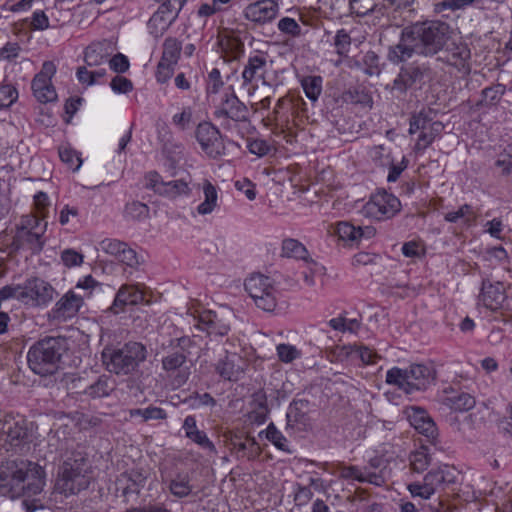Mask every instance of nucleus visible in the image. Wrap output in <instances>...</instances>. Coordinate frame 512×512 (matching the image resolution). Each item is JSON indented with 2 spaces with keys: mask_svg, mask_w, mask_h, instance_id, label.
<instances>
[{
  "mask_svg": "<svg viewBox=\"0 0 512 512\" xmlns=\"http://www.w3.org/2000/svg\"><path fill=\"white\" fill-rule=\"evenodd\" d=\"M449 38L450 26L446 22H417L402 30L399 42L389 48L387 58L399 64L414 54L433 56L444 48Z\"/></svg>",
  "mask_w": 512,
  "mask_h": 512,
  "instance_id": "obj_1",
  "label": "nucleus"
},
{
  "mask_svg": "<svg viewBox=\"0 0 512 512\" xmlns=\"http://www.w3.org/2000/svg\"><path fill=\"white\" fill-rule=\"evenodd\" d=\"M44 470L30 461H8L0 467V495L11 499L38 495L44 487Z\"/></svg>",
  "mask_w": 512,
  "mask_h": 512,
  "instance_id": "obj_2",
  "label": "nucleus"
},
{
  "mask_svg": "<svg viewBox=\"0 0 512 512\" xmlns=\"http://www.w3.org/2000/svg\"><path fill=\"white\" fill-rule=\"evenodd\" d=\"M89 460L82 451H72L60 467L55 489L65 496L88 488L92 479Z\"/></svg>",
  "mask_w": 512,
  "mask_h": 512,
  "instance_id": "obj_3",
  "label": "nucleus"
},
{
  "mask_svg": "<svg viewBox=\"0 0 512 512\" xmlns=\"http://www.w3.org/2000/svg\"><path fill=\"white\" fill-rule=\"evenodd\" d=\"M67 349L68 342L64 337L40 339L28 351L29 368L40 376L52 375L57 371L60 360Z\"/></svg>",
  "mask_w": 512,
  "mask_h": 512,
  "instance_id": "obj_4",
  "label": "nucleus"
},
{
  "mask_svg": "<svg viewBox=\"0 0 512 512\" xmlns=\"http://www.w3.org/2000/svg\"><path fill=\"white\" fill-rule=\"evenodd\" d=\"M146 358V347L135 341H129L117 348L107 347L102 352V360L106 370L118 376L133 374Z\"/></svg>",
  "mask_w": 512,
  "mask_h": 512,
  "instance_id": "obj_5",
  "label": "nucleus"
},
{
  "mask_svg": "<svg viewBox=\"0 0 512 512\" xmlns=\"http://www.w3.org/2000/svg\"><path fill=\"white\" fill-rule=\"evenodd\" d=\"M436 372L428 364H411L405 369L393 367L386 373V383L397 386L405 393L425 390L434 381Z\"/></svg>",
  "mask_w": 512,
  "mask_h": 512,
  "instance_id": "obj_6",
  "label": "nucleus"
},
{
  "mask_svg": "<svg viewBox=\"0 0 512 512\" xmlns=\"http://www.w3.org/2000/svg\"><path fill=\"white\" fill-rule=\"evenodd\" d=\"M46 229V221L36 215H24L17 227L13 245L16 249L29 250L33 254L40 253L45 244Z\"/></svg>",
  "mask_w": 512,
  "mask_h": 512,
  "instance_id": "obj_7",
  "label": "nucleus"
},
{
  "mask_svg": "<svg viewBox=\"0 0 512 512\" xmlns=\"http://www.w3.org/2000/svg\"><path fill=\"white\" fill-rule=\"evenodd\" d=\"M194 346V339L188 336L171 339L169 341V347L171 350L168 351L167 355H165L161 360L162 369L167 373L179 370V374L175 378L178 385L184 384L188 379L189 370L188 368L183 370L182 367L191 355V350Z\"/></svg>",
  "mask_w": 512,
  "mask_h": 512,
  "instance_id": "obj_8",
  "label": "nucleus"
},
{
  "mask_svg": "<svg viewBox=\"0 0 512 512\" xmlns=\"http://www.w3.org/2000/svg\"><path fill=\"white\" fill-rule=\"evenodd\" d=\"M444 125L440 121L434 120V111L431 108H423L410 118L409 133L414 134L420 131L415 150H425L434 140L440 136Z\"/></svg>",
  "mask_w": 512,
  "mask_h": 512,
  "instance_id": "obj_9",
  "label": "nucleus"
},
{
  "mask_svg": "<svg viewBox=\"0 0 512 512\" xmlns=\"http://www.w3.org/2000/svg\"><path fill=\"white\" fill-rule=\"evenodd\" d=\"M456 470L447 464L431 469L423 478L422 482H413L407 485L412 497H420L428 500L434 495L442 484L456 482Z\"/></svg>",
  "mask_w": 512,
  "mask_h": 512,
  "instance_id": "obj_10",
  "label": "nucleus"
},
{
  "mask_svg": "<svg viewBox=\"0 0 512 512\" xmlns=\"http://www.w3.org/2000/svg\"><path fill=\"white\" fill-rule=\"evenodd\" d=\"M244 285L258 308L266 312L274 311L277 305L278 291L268 276L253 274L246 279Z\"/></svg>",
  "mask_w": 512,
  "mask_h": 512,
  "instance_id": "obj_11",
  "label": "nucleus"
},
{
  "mask_svg": "<svg viewBox=\"0 0 512 512\" xmlns=\"http://www.w3.org/2000/svg\"><path fill=\"white\" fill-rule=\"evenodd\" d=\"M434 77V72L428 63L412 62L403 65L392 84V90L405 94L408 89L415 85H423L431 81Z\"/></svg>",
  "mask_w": 512,
  "mask_h": 512,
  "instance_id": "obj_12",
  "label": "nucleus"
},
{
  "mask_svg": "<svg viewBox=\"0 0 512 512\" xmlns=\"http://www.w3.org/2000/svg\"><path fill=\"white\" fill-rule=\"evenodd\" d=\"M400 210L401 202L395 195L386 190H378L371 195L362 211L368 218L384 221L394 217Z\"/></svg>",
  "mask_w": 512,
  "mask_h": 512,
  "instance_id": "obj_13",
  "label": "nucleus"
},
{
  "mask_svg": "<svg viewBox=\"0 0 512 512\" xmlns=\"http://www.w3.org/2000/svg\"><path fill=\"white\" fill-rule=\"evenodd\" d=\"M248 108L235 94H225L214 111V117L225 129L231 128V121L245 122L248 120Z\"/></svg>",
  "mask_w": 512,
  "mask_h": 512,
  "instance_id": "obj_14",
  "label": "nucleus"
},
{
  "mask_svg": "<svg viewBox=\"0 0 512 512\" xmlns=\"http://www.w3.org/2000/svg\"><path fill=\"white\" fill-rule=\"evenodd\" d=\"M231 313L228 311L204 310L194 315V326L209 336H225L230 331Z\"/></svg>",
  "mask_w": 512,
  "mask_h": 512,
  "instance_id": "obj_15",
  "label": "nucleus"
},
{
  "mask_svg": "<svg viewBox=\"0 0 512 512\" xmlns=\"http://www.w3.org/2000/svg\"><path fill=\"white\" fill-rule=\"evenodd\" d=\"M20 301L31 306H47L54 298L55 289L40 278L27 279L22 285Z\"/></svg>",
  "mask_w": 512,
  "mask_h": 512,
  "instance_id": "obj_16",
  "label": "nucleus"
},
{
  "mask_svg": "<svg viewBox=\"0 0 512 512\" xmlns=\"http://www.w3.org/2000/svg\"><path fill=\"white\" fill-rule=\"evenodd\" d=\"M56 73V66L52 61H45L39 73L31 83L34 97L40 103H49L57 100V93L52 84V77Z\"/></svg>",
  "mask_w": 512,
  "mask_h": 512,
  "instance_id": "obj_17",
  "label": "nucleus"
},
{
  "mask_svg": "<svg viewBox=\"0 0 512 512\" xmlns=\"http://www.w3.org/2000/svg\"><path fill=\"white\" fill-rule=\"evenodd\" d=\"M195 137L201 149L210 158L215 159L223 154L225 146L220 131L210 122L199 123L195 131Z\"/></svg>",
  "mask_w": 512,
  "mask_h": 512,
  "instance_id": "obj_18",
  "label": "nucleus"
},
{
  "mask_svg": "<svg viewBox=\"0 0 512 512\" xmlns=\"http://www.w3.org/2000/svg\"><path fill=\"white\" fill-rule=\"evenodd\" d=\"M27 436L24 419L5 415L0 419V445L8 451L20 445Z\"/></svg>",
  "mask_w": 512,
  "mask_h": 512,
  "instance_id": "obj_19",
  "label": "nucleus"
},
{
  "mask_svg": "<svg viewBox=\"0 0 512 512\" xmlns=\"http://www.w3.org/2000/svg\"><path fill=\"white\" fill-rule=\"evenodd\" d=\"M279 12V5L274 0H259L247 5L243 11L245 19L265 24L274 20Z\"/></svg>",
  "mask_w": 512,
  "mask_h": 512,
  "instance_id": "obj_20",
  "label": "nucleus"
},
{
  "mask_svg": "<svg viewBox=\"0 0 512 512\" xmlns=\"http://www.w3.org/2000/svg\"><path fill=\"white\" fill-rule=\"evenodd\" d=\"M84 302V296L70 290L63 295L52 308L50 315L54 320L66 321L74 317Z\"/></svg>",
  "mask_w": 512,
  "mask_h": 512,
  "instance_id": "obj_21",
  "label": "nucleus"
},
{
  "mask_svg": "<svg viewBox=\"0 0 512 512\" xmlns=\"http://www.w3.org/2000/svg\"><path fill=\"white\" fill-rule=\"evenodd\" d=\"M479 299L486 308L492 311L502 309L507 300L504 284L502 282L491 283L488 280H484Z\"/></svg>",
  "mask_w": 512,
  "mask_h": 512,
  "instance_id": "obj_22",
  "label": "nucleus"
},
{
  "mask_svg": "<svg viewBox=\"0 0 512 512\" xmlns=\"http://www.w3.org/2000/svg\"><path fill=\"white\" fill-rule=\"evenodd\" d=\"M244 359L236 353H226L224 358L220 359L215 370L218 375L228 381H238L244 373Z\"/></svg>",
  "mask_w": 512,
  "mask_h": 512,
  "instance_id": "obj_23",
  "label": "nucleus"
},
{
  "mask_svg": "<svg viewBox=\"0 0 512 512\" xmlns=\"http://www.w3.org/2000/svg\"><path fill=\"white\" fill-rule=\"evenodd\" d=\"M267 71V59L263 55H253L248 58L242 72L243 84H251L257 81L265 83Z\"/></svg>",
  "mask_w": 512,
  "mask_h": 512,
  "instance_id": "obj_24",
  "label": "nucleus"
},
{
  "mask_svg": "<svg viewBox=\"0 0 512 512\" xmlns=\"http://www.w3.org/2000/svg\"><path fill=\"white\" fill-rule=\"evenodd\" d=\"M339 477L345 480L357 481L360 483H369L375 486L383 485V478L380 473L373 474L362 470V467L354 465H342L339 467Z\"/></svg>",
  "mask_w": 512,
  "mask_h": 512,
  "instance_id": "obj_25",
  "label": "nucleus"
},
{
  "mask_svg": "<svg viewBox=\"0 0 512 512\" xmlns=\"http://www.w3.org/2000/svg\"><path fill=\"white\" fill-rule=\"evenodd\" d=\"M408 419L411 425L421 434L428 438H434L436 435V426L427 412L419 407H411L408 412Z\"/></svg>",
  "mask_w": 512,
  "mask_h": 512,
  "instance_id": "obj_26",
  "label": "nucleus"
},
{
  "mask_svg": "<svg viewBox=\"0 0 512 512\" xmlns=\"http://www.w3.org/2000/svg\"><path fill=\"white\" fill-rule=\"evenodd\" d=\"M144 301V293L135 285H123L116 294L111 309L119 313L125 305H137Z\"/></svg>",
  "mask_w": 512,
  "mask_h": 512,
  "instance_id": "obj_27",
  "label": "nucleus"
},
{
  "mask_svg": "<svg viewBox=\"0 0 512 512\" xmlns=\"http://www.w3.org/2000/svg\"><path fill=\"white\" fill-rule=\"evenodd\" d=\"M112 53L111 43L109 41H101L92 43L85 50V62L88 66H100L109 61Z\"/></svg>",
  "mask_w": 512,
  "mask_h": 512,
  "instance_id": "obj_28",
  "label": "nucleus"
},
{
  "mask_svg": "<svg viewBox=\"0 0 512 512\" xmlns=\"http://www.w3.org/2000/svg\"><path fill=\"white\" fill-rule=\"evenodd\" d=\"M483 5L484 0H442L434 4V12L448 18L449 14H446L447 11L456 12L469 7L482 8Z\"/></svg>",
  "mask_w": 512,
  "mask_h": 512,
  "instance_id": "obj_29",
  "label": "nucleus"
},
{
  "mask_svg": "<svg viewBox=\"0 0 512 512\" xmlns=\"http://www.w3.org/2000/svg\"><path fill=\"white\" fill-rule=\"evenodd\" d=\"M177 19V17L157 9L150 17L147 26L150 34L161 36Z\"/></svg>",
  "mask_w": 512,
  "mask_h": 512,
  "instance_id": "obj_30",
  "label": "nucleus"
},
{
  "mask_svg": "<svg viewBox=\"0 0 512 512\" xmlns=\"http://www.w3.org/2000/svg\"><path fill=\"white\" fill-rule=\"evenodd\" d=\"M85 395L92 399L107 397L113 391L114 386L110 378L106 375H101L97 379L84 387Z\"/></svg>",
  "mask_w": 512,
  "mask_h": 512,
  "instance_id": "obj_31",
  "label": "nucleus"
},
{
  "mask_svg": "<svg viewBox=\"0 0 512 512\" xmlns=\"http://www.w3.org/2000/svg\"><path fill=\"white\" fill-rule=\"evenodd\" d=\"M204 201L197 207V211L201 215H207L214 211L217 206L218 193L216 187L208 180L202 185Z\"/></svg>",
  "mask_w": 512,
  "mask_h": 512,
  "instance_id": "obj_32",
  "label": "nucleus"
},
{
  "mask_svg": "<svg viewBox=\"0 0 512 512\" xmlns=\"http://www.w3.org/2000/svg\"><path fill=\"white\" fill-rule=\"evenodd\" d=\"M281 255L287 258L307 261L309 253L306 247L297 239L287 238L282 242Z\"/></svg>",
  "mask_w": 512,
  "mask_h": 512,
  "instance_id": "obj_33",
  "label": "nucleus"
},
{
  "mask_svg": "<svg viewBox=\"0 0 512 512\" xmlns=\"http://www.w3.org/2000/svg\"><path fill=\"white\" fill-rule=\"evenodd\" d=\"M445 59L448 64L460 69L470 59V50L465 44H453L451 48H447Z\"/></svg>",
  "mask_w": 512,
  "mask_h": 512,
  "instance_id": "obj_34",
  "label": "nucleus"
},
{
  "mask_svg": "<svg viewBox=\"0 0 512 512\" xmlns=\"http://www.w3.org/2000/svg\"><path fill=\"white\" fill-rule=\"evenodd\" d=\"M308 400L299 399L294 400L288 408L286 418L288 425L304 424L306 422V413L308 409Z\"/></svg>",
  "mask_w": 512,
  "mask_h": 512,
  "instance_id": "obj_35",
  "label": "nucleus"
},
{
  "mask_svg": "<svg viewBox=\"0 0 512 512\" xmlns=\"http://www.w3.org/2000/svg\"><path fill=\"white\" fill-rule=\"evenodd\" d=\"M169 491L177 498L189 496L193 490L188 474H177L169 483Z\"/></svg>",
  "mask_w": 512,
  "mask_h": 512,
  "instance_id": "obj_36",
  "label": "nucleus"
},
{
  "mask_svg": "<svg viewBox=\"0 0 512 512\" xmlns=\"http://www.w3.org/2000/svg\"><path fill=\"white\" fill-rule=\"evenodd\" d=\"M146 479V475L141 470H131L121 474L119 481H125L127 483L126 487L123 489V492L127 494L138 493L139 489L144 486Z\"/></svg>",
  "mask_w": 512,
  "mask_h": 512,
  "instance_id": "obj_37",
  "label": "nucleus"
},
{
  "mask_svg": "<svg viewBox=\"0 0 512 512\" xmlns=\"http://www.w3.org/2000/svg\"><path fill=\"white\" fill-rule=\"evenodd\" d=\"M431 461L430 448L427 446H421L410 454V467L411 470L416 473L425 471Z\"/></svg>",
  "mask_w": 512,
  "mask_h": 512,
  "instance_id": "obj_38",
  "label": "nucleus"
},
{
  "mask_svg": "<svg viewBox=\"0 0 512 512\" xmlns=\"http://www.w3.org/2000/svg\"><path fill=\"white\" fill-rule=\"evenodd\" d=\"M445 403L455 411L464 412L472 409L476 402L472 395L461 392L446 397Z\"/></svg>",
  "mask_w": 512,
  "mask_h": 512,
  "instance_id": "obj_39",
  "label": "nucleus"
},
{
  "mask_svg": "<svg viewBox=\"0 0 512 512\" xmlns=\"http://www.w3.org/2000/svg\"><path fill=\"white\" fill-rule=\"evenodd\" d=\"M323 79L321 76H306L301 80V86L306 97L315 102L322 92Z\"/></svg>",
  "mask_w": 512,
  "mask_h": 512,
  "instance_id": "obj_40",
  "label": "nucleus"
},
{
  "mask_svg": "<svg viewBox=\"0 0 512 512\" xmlns=\"http://www.w3.org/2000/svg\"><path fill=\"white\" fill-rule=\"evenodd\" d=\"M182 50L181 42L173 37H168L163 43L161 60L177 64Z\"/></svg>",
  "mask_w": 512,
  "mask_h": 512,
  "instance_id": "obj_41",
  "label": "nucleus"
},
{
  "mask_svg": "<svg viewBox=\"0 0 512 512\" xmlns=\"http://www.w3.org/2000/svg\"><path fill=\"white\" fill-rule=\"evenodd\" d=\"M123 214L128 220L140 221L149 217V207L142 202L132 201L125 205Z\"/></svg>",
  "mask_w": 512,
  "mask_h": 512,
  "instance_id": "obj_42",
  "label": "nucleus"
},
{
  "mask_svg": "<svg viewBox=\"0 0 512 512\" xmlns=\"http://www.w3.org/2000/svg\"><path fill=\"white\" fill-rule=\"evenodd\" d=\"M188 192V183L183 180H173L164 182V185H161L160 189H158V194L171 198L177 197L182 194H188Z\"/></svg>",
  "mask_w": 512,
  "mask_h": 512,
  "instance_id": "obj_43",
  "label": "nucleus"
},
{
  "mask_svg": "<svg viewBox=\"0 0 512 512\" xmlns=\"http://www.w3.org/2000/svg\"><path fill=\"white\" fill-rule=\"evenodd\" d=\"M347 354L356 355L360 360L367 365L375 364L380 356L372 349L363 345H350L346 347Z\"/></svg>",
  "mask_w": 512,
  "mask_h": 512,
  "instance_id": "obj_44",
  "label": "nucleus"
},
{
  "mask_svg": "<svg viewBox=\"0 0 512 512\" xmlns=\"http://www.w3.org/2000/svg\"><path fill=\"white\" fill-rule=\"evenodd\" d=\"M505 92V87L501 84L485 88L481 93V100L478 105L492 106L498 103Z\"/></svg>",
  "mask_w": 512,
  "mask_h": 512,
  "instance_id": "obj_45",
  "label": "nucleus"
},
{
  "mask_svg": "<svg viewBox=\"0 0 512 512\" xmlns=\"http://www.w3.org/2000/svg\"><path fill=\"white\" fill-rule=\"evenodd\" d=\"M68 393L70 394H84V387L87 386L85 379L77 374H65L61 380Z\"/></svg>",
  "mask_w": 512,
  "mask_h": 512,
  "instance_id": "obj_46",
  "label": "nucleus"
},
{
  "mask_svg": "<svg viewBox=\"0 0 512 512\" xmlns=\"http://www.w3.org/2000/svg\"><path fill=\"white\" fill-rule=\"evenodd\" d=\"M266 438L273 443V445L284 452L291 453L288 448V441L286 437L280 432L273 423H270L265 430Z\"/></svg>",
  "mask_w": 512,
  "mask_h": 512,
  "instance_id": "obj_47",
  "label": "nucleus"
},
{
  "mask_svg": "<svg viewBox=\"0 0 512 512\" xmlns=\"http://www.w3.org/2000/svg\"><path fill=\"white\" fill-rule=\"evenodd\" d=\"M362 470L367 471L369 473L378 474L380 473L383 478V485L386 483L387 478V465L386 460L382 456H374L369 461L368 464L362 467Z\"/></svg>",
  "mask_w": 512,
  "mask_h": 512,
  "instance_id": "obj_48",
  "label": "nucleus"
},
{
  "mask_svg": "<svg viewBox=\"0 0 512 512\" xmlns=\"http://www.w3.org/2000/svg\"><path fill=\"white\" fill-rule=\"evenodd\" d=\"M304 262L306 267L302 271L303 281L307 286L312 287L315 285V275L322 273L323 267L310 258Z\"/></svg>",
  "mask_w": 512,
  "mask_h": 512,
  "instance_id": "obj_49",
  "label": "nucleus"
},
{
  "mask_svg": "<svg viewBox=\"0 0 512 512\" xmlns=\"http://www.w3.org/2000/svg\"><path fill=\"white\" fill-rule=\"evenodd\" d=\"M276 350L279 359L284 363H290L301 356L300 350L291 344H279Z\"/></svg>",
  "mask_w": 512,
  "mask_h": 512,
  "instance_id": "obj_50",
  "label": "nucleus"
},
{
  "mask_svg": "<svg viewBox=\"0 0 512 512\" xmlns=\"http://www.w3.org/2000/svg\"><path fill=\"white\" fill-rule=\"evenodd\" d=\"M61 261L67 268L78 267L84 261V255L75 249H64L60 255Z\"/></svg>",
  "mask_w": 512,
  "mask_h": 512,
  "instance_id": "obj_51",
  "label": "nucleus"
},
{
  "mask_svg": "<svg viewBox=\"0 0 512 512\" xmlns=\"http://www.w3.org/2000/svg\"><path fill=\"white\" fill-rule=\"evenodd\" d=\"M127 243L117 239H104L99 243L100 249L116 259L120 256L123 249H126Z\"/></svg>",
  "mask_w": 512,
  "mask_h": 512,
  "instance_id": "obj_52",
  "label": "nucleus"
},
{
  "mask_svg": "<svg viewBox=\"0 0 512 512\" xmlns=\"http://www.w3.org/2000/svg\"><path fill=\"white\" fill-rule=\"evenodd\" d=\"M59 157L73 171H77L82 164L80 156L71 148H60Z\"/></svg>",
  "mask_w": 512,
  "mask_h": 512,
  "instance_id": "obj_53",
  "label": "nucleus"
},
{
  "mask_svg": "<svg viewBox=\"0 0 512 512\" xmlns=\"http://www.w3.org/2000/svg\"><path fill=\"white\" fill-rule=\"evenodd\" d=\"M336 233L339 238L351 243L357 242V227L349 222H339L336 225Z\"/></svg>",
  "mask_w": 512,
  "mask_h": 512,
  "instance_id": "obj_54",
  "label": "nucleus"
},
{
  "mask_svg": "<svg viewBox=\"0 0 512 512\" xmlns=\"http://www.w3.org/2000/svg\"><path fill=\"white\" fill-rule=\"evenodd\" d=\"M334 45L337 54L341 56L347 55L351 46L350 35L344 29L338 30L334 37Z\"/></svg>",
  "mask_w": 512,
  "mask_h": 512,
  "instance_id": "obj_55",
  "label": "nucleus"
},
{
  "mask_svg": "<svg viewBox=\"0 0 512 512\" xmlns=\"http://www.w3.org/2000/svg\"><path fill=\"white\" fill-rule=\"evenodd\" d=\"M159 4V10L178 17L180 11L188 0H154Z\"/></svg>",
  "mask_w": 512,
  "mask_h": 512,
  "instance_id": "obj_56",
  "label": "nucleus"
},
{
  "mask_svg": "<svg viewBox=\"0 0 512 512\" xmlns=\"http://www.w3.org/2000/svg\"><path fill=\"white\" fill-rule=\"evenodd\" d=\"M472 218H474V213L472 207L468 204H464L457 211L448 212L444 216V219L451 223H456L460 219L469 221Z\"/></svg>",
  "mask_w": 512,
  "mask_h": 512,
  "instance_id": "obj_57",
  "label": "nucleus"
},
{
  "mask_svg": "<svg viewBox=\"0 0 512 512\" xmlns=\"http://www.w3.org/2000/svg\"><path fill=\"white\" fill-rule=\"evenodd\" d=\"M277 26L282 33L288 34L293 37H298L301 35V27L293 18L284 17L279 20Z\"/></svg>",
  "mask_w": 512,
  "mask_h": 512,
  "instance_id": "obj_58",
  "label": "nucleus"
},
{
  "mask_svg": "<svg viewBox=\"0 0 512 512\" xmlns=\"http://www.w3.org/2000/svg\"><path fill=\"white\" fill-rule=\"evenodd\" d=\"M17 90L11 85H0V109L11 106L17 99Z\"/></svg>",
  "mask_w": 512,
  "mask_h": 512,
  "instance_id": "obj_59",
  "label": "nucleus"
},
{
  "mask_svg": "<svg viewBox=\"0 0 512 512\" xmlns=\"http://www.w3.org/2000/svg\"><path fill=\"white\" fill-rule=\"evenodd\" d=\"M176 64L160 60L157 65L156 79L159 83H166L173 75Z\"/></svg>",
  "mask_w": 512,
  "mask_h": 512,
  "instance_id": "obj_60",
  "label": "nucleus"
},
{
  "mask_svg": "<svg viewBox=\"0 0 512 512\" xmlns=\"http://www.w3.org/2000/svg\"><path fill=\"white\" fill-rule=\"evenodd\" d=\"M364 64L366 65L365 73L372 76L378 75L381 72L380 69V58L379 56L372 51L367 52L363 58Z\"/></svg>",
  "mask_w": 512,
  "mask_h": 512,
  "instance_id": "obj_61",
  "label": "nucleus"
},
{
  "mask_svg": "<svg viewBox=\"0 0 512 512\" xmlns=\"http://www.w3.org/2000/svg\"><path fill=\"white\" fill-rule=\"evenodd\" d=\"M191 441L200 446L202 449L208 450L210 452H215L216 448L213 442L208 438L207 434L202 430H197L189 435Z\"/></svg>",
  "mask_w": 512,
  "mask_h": 512,
  "instance_id": "obj_62",
  "label": "nucleus"
},
{
  "mask_svg": "<svg viewBox=\"0 0 512 512\" xmlns=\"http://www.w3.org/2000/svg\"><path fill=\"white\" fill-rule=\"evenodd\" d=\"M193 112L190 107L184 108L172 117V123L180 130H186L192 122Z\"/></svg>",
  "mask_w": 512,
  "mask_h": 512,
  "instance_id": "obj_63",
  "label": "nucleus"
},
{
  "mask_svg": "<svg viewBox=\"0 0 512 512\" xmlns=\"http://www.w3.org/2000/svg\"><path fill=\"white\" fill-rule=\"evenodd\" d=\"M223 85H224V83L222 81L221 73H220L219 69L213 68L208 74L207 88H206L207 92L216 94L219 92V90L221 89V87Z\"/></svg>",
  "mask_w": 512,
  "mask_h": 512,
  "instance_id": "obj_64",
  "label": "nucleus"
}]
</instances>
